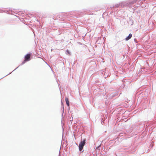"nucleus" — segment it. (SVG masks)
<instances>
[{"label":"nucleus","instance_id":"obj_1","mask_svg":"<svg viewBox=\"0 0 156 156\" xmlns=\"http://www.w3.org/2000/svg\"><path fill=\"white\" fill-rule=\"evenodd\" d=\"M86 139H83L82 140H81L80 143L79 144V150L80 151H81L82 150L83 148V147L84 146L86 142Z\"/></svg>","mask_w":156,"mask_h":156},{"label":"nucleus","instance_id":"obj_2","mask_svg":"<svg viewBox=\"0 0 156 156\" xmlns=\"http://www.w3.org/2000/svg\"><path fill=\"white\" fill-rule=\"evenodd\" d=\"M31 55L30 54H28L26 55L25 57L24 61H29L30 60V57Z\"/></svg>","mask_w":156,"mask_h":156},{"label":"nucleus","instance_id":"obj_3","mask_svg":"<svg viewBox=\"0 0 156 156\" xmlns=\"http://www.w3.org/2000/svg\"><path fill=\"white\" fill-rule=\"evenodd\" d=\"M132 35L131 34H130L129 35V36H128L127 37L126 39H125V40H126V41H128V40L129 39H130L131 37H132Z\"/></svg>","mask_w":156,"mask_h":156},{"label":"nucleus","instance_id":"obj_4","mask_svg":"<svg viewBox=\"0 0 156 156\" xmlns=\"http://www.w3.org/2000/svg\"><path fill=\"white\" fill-rule=\"evenodd\" d=\"M66 104L68 106H69V102L68 99L67 98H66Z\"/></svg>","mask_w":156,"mask_h":156},{"label":"nucleus","instance_id":"obj_5","mask_svg":"<svg viewBox=\"0 0 156 156\" xmlns=\"http://www.w3.org/2000/svg\"><path fill=\"white\" fill-rule=\"evenodd\" d=\"M66 52H67L69 54H70V53H69V52L68 50H67L66 51Z\"/></svg>","mask_w":156,"mask_h":156}]
</instances>
